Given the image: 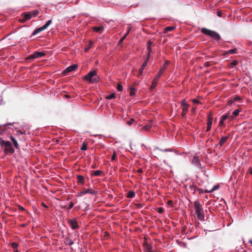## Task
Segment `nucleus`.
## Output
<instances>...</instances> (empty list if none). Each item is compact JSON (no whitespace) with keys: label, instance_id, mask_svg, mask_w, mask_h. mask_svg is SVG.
<instances>
[{"label":"nucleus","instance_id":"69168bd1","mask_svg":"<svg viewBox=\"0 0 252 252\" xmlns=\"http://www.w3.org/2000/svg\"><path fill=\"white\" fill-rule=\"evenodd\" d=\"M20 209L21 210H24V208L23 207H21V206L20 207Z\"/></svg>","mask_w":252,"mask_h":252},{"label":"nucleus","instance_id":"473e14b6","mask_svg":"<svg viewBox=\"0 0 252 252\" xmlns=\"http://www.w3.org/2000/svg\"><path fill=\"white\" fill-rule=\"evenodd\" d=\"M144 245L145 246L147 251H151L152 247L150 245H148L147 243H144Z\"/></svg>","mask_w":252,"mask_h":252},{"label":"nucleus","instance_id":"9d476101","mask_svg":"<svg viewBox=\"0 0 252 252\" xmlns=\"http://www.w3.org/2000/svg\"><path fill=\"white\" fill-rule=\"evenodd\" d=\"M192 163L193 164L197 167L201 168V165L199 160V158L196 156H194L192 160Z\"/></svg>","mask_w":252,"mask_h":252},{"label":"nucleus","instance_id":"39448f33","mask_svg":"<svg viewBox=\"0 0 252 252\" xmlns=\"http://www.w3.org/2000/svg\"><path fill=\"white\" fill-rule=\"evenodd\" d=\"M181 105L182 106V117H184L188 112L189 105L185 99L181 101Z\"/></svg>","mask_w":252,"mask_h":252},{"label":"nucleus","instance_id":"a878e982","mask_svg":"<svg viewBox=\"0 0 252 252\" xmlns=\"http://www.w3.org/2000/svg\"><path fill=\"white\" fill-rule=\"evenodd\" d=\"M102 173V171L101 170H95L93 171L91 173L92 176H98L100 175V174Z\"/></svg>","mask_w":252,"mask_h":252},{"label":"nucleus","instance_id":"603ef678","mask_svg":"<svg viewBox=\"0 0 252 252\" xmlns=\"http://www.w3.org/2000/svg\"><path fill=\"white\" fill-rule=\"evenodd\" d=\"M131 27H128V28H127V31L126 32V33L125 34L126 35H127L128 34V33H129L130 32V31L131 30Z\"/></svg>","mask_w":252,"mask_h":252},{"label":"nucleus","instance_id":"423d86ee","mask_svg":"<svg viewBox=\"0 0 252 252\" xmlns=\"http://www.w3.org/2000/svg\"><path fill=\"white\" fill-rule=\"evenodd\" d=\"M169 63V62L168 60L165 61L162 67L160 68L158 73L157 74V76L158 78H160L165 69L166 68L168 64Z\"/></svg>","mask_w":252,"mask_h":252},{"label":"nucleus","instance_id":"f257e3e1","mask_svg":"<svg viewBox=\"0 0 252 252\" xmlns=\"http://www.w3.org/2000/svg\"><path fill=\"white\" fill-rule=\"evenodd\" d=\"M194 208L195 210V217L199 220H202L204 219V216L202 205L198 200L194 202Z\"/></svg>","mask_w":252,"mask_h":252},{"label":"nucleus","instance_id":"052dcab7","mask_svg":"<svg viewBox=\"0 0 252 252\" xmlns=\"http://www.w3.org/2000/svg\"><path fill=\"white\" fill-rule=\"evenodd\" d=\"M137 172L138 173H142L143 172L142 169V168L138 169V170H137Z\"/></svg>","mask_w":252,"mask_h":252},{"label":"nucleus","instance_id":"b1692460","mask_svg":"<svg viewBox=\"0 0 252 252\" xmlns=\"http://www.w3.org/2000/svg\"><path fill=\"white\" fill-rule=\"evenodd\" d=\"M219 185H215L212 188V189L210 190L206 189L204 191V192H205V193L212 192L218 189H219Z\"/></svg>","mask_w":252,"mask_h":252},{"label":"nucleus","instance_id":"5fc2aeb1","mask_svg":"<svg viewBox=\"0 0 252 252\" xmlns=\"http://www.w3.org/2000/svg\"><path fill=\"white\" fill-rule=\"evenodd\" d=\"M26 21V20L23 18H21V19H19V21L20 22V23H24L25 22V21Z\"/></svg>","mask_w":252,"mask_h":252},{"label":"nucleus","instance_id":"09e8293b","mask_svg":"<svg viewBox=\"0 0 252 252\" xmlns=\"http://www.w3.org/2000/svg\"><path fill=\"white\" fill-rule=\"evenodd\" d=\"M234 101H233V99H230L228 102H227V105H231Z\"/></svg>","mask_w":252,"mask_h":252},{"label":"nucleus","instance_id":"f03ea898","mask_svg":"<svg viewBox=\"0 0 252 252\" xmlns=\"http://www.w3.org/2000/svg\"><path fill=\"white\" fill-rule=\"evenodd\" d=\"M0 145L1 147H4V152L5 154H12L14 152V150L12 147L11 143L8 141H5L0 138Z\"/></svg>","mask_w":252,"mask_h":252},{"label":"nucleus","instance_id":"f8f14e48","mask_svg":"<svg viewBox=\"0 0 252 252\" xmlns=\"http://www.w3.org/2000/svg\"><path fill=\"white\" fill-rule=\"evenodd\" d=\"M152 44V42L151 41H149L147 43V50H148V54H147V59L149 60L150 56V54L152 52V48H151V45Z\"/></svg>","mask_w":252,"mask_h":252},{"label":"nucleus","instance_id":"4d7b16f0","mask_svg":"<svg viewBox=\"0 0 252 252\" xmlns=\"http://www.w3.org/2000/svg\"><path fill=\"white\" fill-rule=\"evenodd\" d=\"M192 102L193 103H199V101L196 99H193Z\"/></svg>","mask_w":252,"mask_h":252},{"label":"nucleus","instance_id":"8fccbe9b","mask_svg":"<svg viewBox=\"0 0 252 252\" xmlns=\"http://www.w3.org/2000/svg\"><path fill=\"white\" fill-rule=\"evenodd\" d=\"M197 191L199 192L200 194L203 193L204 191H203V189H199L197 188Z\"/></svg>","mask_w":252,"mask_h":252},{"label":"nucleus","instance_id":"c03bdc74","mask_svg":"<svg viewBox=\"0 0 252 252\" xmlns=\"http://www.w3.org/2000/svg\"><path fill=\"white\" fill-rule=\"evenodd\" d=\"M167 204L170 207H173V202L172 200H169L167 202Z\"/></svg>","mask_w":252,"mask_h":252},{"label":"nucleus","instance_id":"c85d7f7f","mask_svg":"<svg viewBox=\"0 0 252 252\" xmlns=\"http://www.w3.org/2000/svg\"><path fill=\"white\" fill-rule=\"evenodd\" d=\"M51 23H52V20H49L47 21L46 22V23L43 26H42L43 27V28L45 30L46 29H47L49 26V25L51 24Z\"/></svg>","mask_w":252,"mask_h":252},{"label":"nucleus","instance_id":"0e129e2a","mask_svg":"<svg viewBox=\"0 0 252 252\" xmlns=\"http://www.w3.org/2000/svg\"><path fill=\"white\" fill-rule=\"evenodd\" d=\"M249 243L250 244H251V245L252 246V239H250V240H249Z\"/></svg>","mask_w":252,"mask_h":252},{"label":"nucleus","instance_id":"e433bc0d","mask_svg":"<svg viewBox=\"0 0 252 252\" xmlns=\"http://www.w3.org/2000/svg\"><path fill=\"white\" fill-rule=\"evenodd\" d=\"M117 159V155L115 151H113V155L111 157V160L112 161L115 160Z\"/></svg>","mask_w":252,"mask_h":252},{"label":"nucleus","instance_id":"4be33fe9","mask_svg":"<svg viewBox=\"0 0 252 252\" xmlns=\"http://www.w3.org/2000/svg\"><path fill=\"white\" fill-rule=\"evenodd\" d=\"M189 189L193 192L194 194L197 191V187L194 184H191L189 185Z\"/></svg>","mask_w":252,"mask_h":252},{"label":"nucleus","instance_id":"e2e57ef3","mask_svg":"<svg viewBox=\"0 0 252 252\" xmlns=\"http://www.w3.org/2000/svg\"><path fill=\"white\" fill-rule=\"evenodd\" d=\"M64 97L67 98H70V96L68 94H65Z\"/></svg>","mask_w":252,"mask_h":252},{"label":"nucleus","instance_id":"58836bf2","mask_svg":"<svg viewBox=\"0 0 252 252\" xmlns=\"http://www.w3.org/2000/svg\"><path fill=\"white\" fill-rule=\"evenodd\" d=\"M11 247H12V248H13V249L14 251H17V247H18V244L16 243H15V242L12 243L11 244Z\"/></svg>","mask_w":252,"mask_h":252},{"label":"nucleus","instance_id":"6e6552de","mask_svg":"<svg viewBox=\"0 0 252 252\" xmlns=\"http://www.w3.org/2000/svg\"><path fill=\"white\" fill-rule=\"evenodd\" d=\"M68 222L73 229H76L79 227V225L75 219H68Z\"/></svg>","mask_w":252,"mask_h":252},{"label":"nucleus","instance_id":"412c9836","mask_svg":"<svg viewBox=\"0 0 252 252\" xmlns=\"http://www.w3.org/2000/svg\"><path fill=\"white\" fill-rule=\"evenodd\" d=\"M77 179L79 183H80L82 185L84 184V177L83 176L80 175H77Z\"/></svg>","mask_w":252,"mask_h":252},{"label":"nucleus","instance_id":"393cba45","mask_svg":"<svg viewBox=\"0 0 252 252\" xmlns=\"http://www.w3.org/2000/svg\"><path fill=\"white\" fill-rule=\"evenodd\" d=\"M236 53H237V49H230L229 50L226 51L224 53V55L233 54H235Z\"/></svg>","mask_w":252,"mask_h":252},{"label":"nucleus","instance_id":"ea45409f","mask_svg":"<svg viewBox=\"0 0 252 252\" xmlns=\"http://www.w3.org/2000/svg\"><path fill=\"white\" fill-rule=\"evenodd\" d=\"M87 149V145L85 143H83V144L82 145V147H81V150L82 151H86Z\"/></svg>","mask_w":252,"mask_h":252},{"label":"nucleus","instance_id":"9b49d317","mask_svg":"<svg viewBox=\"0 0 252 252\" xmlns=\"http://www.w3.org/2000/svg\"><path fill=\"white\" fill-rule=\"evenodd\" d=\"M229 117V113H226L224 115L222 116L221 117L220 120L219 122V125L220 126H222L224 125V121L227 119Z\"/></svg>","mask_w":252,"mask_h":252},{"label":"nucleus","instance_id":"f3484780","mask_svg":"<svg viewBox=\"0 0 252 252\" xmlns=\"http://www.w3.org/2000/svg\"><path fill=\"white\" fill-rule=\"evenodd\" d=\"M228 136H223L221 137L219 142L220 146L221 147L224 144V143L226 141V140L228 139Z\"/></svg>","mask_w":252,"mask_h":252},{"label":"nucleus","instance_id":"20e7f679","mask_svg":"<svg viewBox=\"0 0 252 252\" xmlns=\"http://www.w3.org/2000/svg\"><path fill=\"white\" fill-rule=\"evenodd\" d=\"M84 79L91 83H96L99 80V77L96 75V70L90 71L85 76Z\"/></svg>","mask_w":252,"mask_h":252},{"label":"nucleus","instance_id":"6ab92c4d","mask_svg":"<svg viewBox=\"0 0 252 252\" xmlns=\"http://www.w3.org/2000/svg\"><path fill=\"white\" fill-rule=\"evenodd\" d=\"M213 121V117L211 113H210L207 116V126H212Z\"/></svg>","mask_w":252,"mask_h":252},{"label":"nucleus","instance_id":"7ed1b4c3","mask_svg":"<svg viewBox=\"0 0 252 252\" xmlns=\"http://www.w3.org/2000/svg\"><path fill=\"white\" fill-rule=\"evenodd\" d=\"M201 32L202 33L211 37L214 40H220L221 39L220 35L215 31L204 28L201 29Z\"/></svg>","mask_w":252,"mask_h":252},{"label":"nucleus","instance_id":"c9c22d12","mask_svg":"<svg viewBox=\"0 0 252 252\" xmlns=\"http://www.w3.org/2000/svg\"><path fill=\"white\" fill-rule=\"evenodd\" d=\"M115 97V95L114 94H111L107 96H106V98L108 100L112 99V98H114Z\"/></svg>","mask_w":252,"mask_h":252},{"label":"nucleus","instance_id":"72a5a7b5","mask_svg":"<svg viewBox=\"0 0 252 252\" xmlns=\"http://www.w3.org/2000/svg\"><path fill=\"white\" fill-rule=\"evenodd\" d=\"M238 63V62L237 60L233 61L230 64V67H233L235 65H236Z\"/></svg>","mask_w":252,"mask_h":252},{"label":"nucleus","instance_id":"0eeeda50","mask_svg":"<svg viewBox=\"0 0 252 252\" xmlns=\"http://www.w3.org/2000/svg\"><path fill=\"white\" fill-rule=\"evenodd\" d=\"M97 191H95L92 189H88L79 192L78 196H82L87 193H90L92 195H95L96 194H97Z\"/></svg>","mask_w":252,"mask_h":252},{"label":"nucleus","instance_id":"6e6d98bb","mask_svg":"<svg viewBox=\"0 0 252 252\" xmlns=\"http://www.w3.org/2000/svg\"><path fill=\"white\" fill-rule=\"evenodd\" d=\"M217 16L220 17L222 16V13L221 11H219L217 12Z\"/></svg>","mask_w":252,"mask_h":252},{"label":"nucleus","instance_id":"338daca9","mask_svg":"<svg viewBox=\"0 0 252 252\" xmlns=\"http://www.w3.org/2000/svg\"><path fill=\"white\" fill-rule=\"evenodd\" d=\"M8 125H11V124H7L4 125V126H5Z\"/></svg>","mask_w":252,"mask_h":252},{"label":"nucleus","instance_id":"13d9d810","mask_svg":"<svg viewBox=\"0 0 252 252\" xmlns=\"http://www.w3.org/2000/svg\"><path fill=\"white\" fill-rule=\"evenodd\" d=\"M211 126H207L206 131H209L210 130Z\"/></svg>","mask_w":252,"mask_h":252},{"label":"nucleus","instance_id":"a211bd4d","mask_svg":"<svg viewBox=\"0 0 252 252\" xmlns=\"http://www.w3.org/2000/svg\"><path fill=\"white\" fill-rule=\"evenodd\" d=\"M241 110L240 109H235L233 112V115L232 116H230V117H229V119L231 120H233L234 118L235 117H236L238 115H239V112L241 111Z\"/></svg>","mask_w":252,"mask_h":252},{"label":"nucleus","instance_id":"c756f323","mask_svg":"<svg viewBox=\"0 0 252 252\" xmlns=\"http://www.w3.org/2000/svg\"><path fill=\"white\" fill-rule=\"evenodd\" d=\"M173 29H174V27H167L165 28L164 32L167 33L168 32L171 31Z\"/></svg>","mask_w":252,"mask_h":252},{"label":"nucleus","instance_id":"f704fd0d","mask_svg":"<svg viewBox=\"0 0 252 252\" xmlns=\"http://www.w3.org/2000/svg\"><path fill=\"white\" fill-rule=\"evenodd\" d=\"M135 89L133 88V87H131L130 88V96H133L135 95Z\"/></svg>","mask_w":252,"mask_h":252},{"label":"nucleus","instance_id":"3c124183","mask_svg":"<svg viewBox=\"0 0 252 252\" xmlns=\"http://www.w3.org/2000/svg\"><path fill=\"white\" fill-rule=\"evenodd\" d=\"M73 206H74V203L72 202H71L70 203V204H69V206H68V209H71L73 207Z\"/></svg>","mask_w":252,"mask_h":252},{"label":"nucleus","instance_id":"aec40b11","mask_svg":"<svg viewBox=\"0 0 252 252\" xmlns=\"http://www.w3.org/2000/svg\"><path fill=\"white\" fill-rule=\"evenodd\" d=\"M44 30H45V29L43 28V26L38 28L36 29L33 31V32H32V36H34V35H36L37 33H38V32H39Z\"/></svg>","mask_w":252,"mask_h":252},{"label":"nucleus","instance_id":"bf43d9fd","mask_svg":"<svg viewBox=\"0 0 252 252\" xmlns=\"http://www.w3.org/2000/svg\"><path fill=\"white\" fill-rule=\"evenodd\" d=\"M249 171L250 174L252 175V167H250V168L249 169Z\"/></svg>","mask_w":252,"mask_h":252},{"label":"nucleus","instance_id":"5701e85b","mask_svg":"<svg viewBox=\"0 0 252 252\" xmlns=\"http://www.w3.org/2000/svg\"><path fill=\"white\" fill-rule=\"evenodd\" d=\"M10 139L12 141L15 148L18 149V143L17 140H16V139L13 136L11 135V136H10Z\"/></svg>","mask_w":252,"mask_h":252},{"label":"nucleus","instance_id":"1a4fd4ad","mask_svg":"<svg viewBox=\"0 0 252 252\" xmlns=\"http://www.w3.org/2000/svg\"><path fill=\"white\" fill-rule=\"evenodd\" d=\"M45 53L41 52H35L33 54L30 56L29 59L39 58L45 56Z\"/></svg>","mask_w":252,"mask_h":252},{"label":"nucleus","instance_id":"4468645a","mask_svg":"<svg viewBox=\"0 0 252 252\" xmlns=\"http://www.w3.org/2000/svg\"><path fill=\"white\" fill-rule=\"evenodd\" d=\"M148 61V60H147L146 59V60L144 62V63H142V65L141 66V67L138 72V76H139L140 75H141L142 74L144 68L146 66V65L147 64Z\"/></svg>","mask_w":252,"mask_h":252},{"label":"nucleus","instance_id":"de8ad7c7","mask_svg":"<svg viewBox=\"0 0 252 252\" xmlns=\"http://www.w3.org/2000/svg\"><path fill=\"white\" fill-rule=\"evenodd\" d=\"M233 99V101L234 102L236 101H239V100H241V98L240 96H236V97H234Z\"/></svg>","mask_w":252,"mask_h":252},{"label":"nucleus","instance_id":"a18cd8bd","mask_svg":"<svg viewBox=\"0 0 252 252\" xmlns=\"http://www.w3.org/2000/svg\"><path fill=\"white\" fill-rule=\"evenodd\" d=\"M158 212L159 214H161L163 212V209L162 207H159L158 208Z\"/></svg>","mask_w":252,"mask_h":252},{"label":"nucleus","instance_id":"2eb2a0df","mask_svg":"<svg viewBox=\"0 0 252 252\" xmlns=\"http://www.w3.org/2000/svg\"><path fill=\"white\" fill-rule=\"evenodd\" d=\"M77 66L75 64L71 65L68 67H67L65 70L64 72H70L75 70L77 68Z\"/></svg>","mask_w":252,"mask_h":252},{"label":"nucleus","instance_id":"4c0bfd02","mask_svg":"<svg viewBox=\"0 0 252 252\" xmlns=\"http://www.w3.org/2000/svg\"><path fill=\"white\" fill-rule=\"evenodd\" d=\"M30 13H32V17H35L39 13V11L37 10H33V11L30 12Z\"/></svg>","mask_w":252,"mask_h":252},{"label":"nucleus","instance_id":"dca6fc26","mask_svg":"<svg viewBox=\"0 0 252 252\" xmlns=\"http://www.w3.org/2000/svg\"><path fill=\"white\" fill-rule=\"evenodd\" d=\"M93 30L95 32L102 33L104 30V27L103 26L94 27H93Z\"/></svg>","mask_w":252,"mask_h":252},{"label":"nucleus","instance_id":"a19ab883","mask_svg":"<svg viewBox=\"0 0 252 252\" xmlns=\"http://www.w3.org/2000/svg\"><path fill=\"white\" fill-rule=\"evenodd\" d=\"M123 86L120 84H118L117 89L118 91L122 92L123 90Z\"/></svg>","mask_w":252,"mask_h":252},{"label":"nucleus","instance_id":"49530a36","mask_svg":"<svg viewBox=\"0 0 252 252\" xmlns=\"http://www.w3.org/2000/svg\"><path fill=\"white\" fill-rule=\"evenodd\" d=\"M67 241L68 242V245L69 246H71L74 244L73 241L70 239L68 237H67Z\"/></svg>","mask_w":252,"mask_h":252},{"label":"nucleus","instance_id":"774afa93","mask_svg":"<svg viewBox=\"0 0 252 252\" xmlns=\"http://www.w3.org/2000/svg\"><path fill=\"white\" fill-rule=\"evenodd\" d=\"M42 205H43V206H44V207H47V206H46L44 203H42Z\"/></svg>","mask_w":252,"mask_h":252},{"label":"nucleus","instance_id":"ddd939ff","mask_svg":"<svg viewBox=\"0 0 252 252\" xmlns=\"http://www.w3.org/2000/svg\"><path fill=\"white\" fill-rule=\"evenodd\" d=\"M159 78H158L157 76H155V77L154 78V79L152 82V85L151 86V89L153 90L156 87L157 85L158 84V80Z\"/></svg>","mask_w":252,"mask_h":252},{"label":"nucleus","instance_id":"7c9ffc66","mask_svg":"<svg viewBox=\"0 0 252 252\" xmlns=\"http://www.w3.org/2000/svg\"><path fill=\"white\" fill-rule=\"evenodd\" d=\"M93 44V41L92 40H90L89 41V45L88 47H86V48L85 49V51L86 52H88L90 49V48H91Z\"/></svg>","mask_w":252,"mask_h":252},{"label":"nucleus","instance_id":"2f4dec72","mask_svg":"<svg viewBox=\"0 0 252 252\" xmlns=\"http://www.w3.org/2000/svg\"><path fill=\"white\" fill-rule=\"evenodd\" d=\"M156 150H159L161 152H170L171 151V149H159V148L158 147H157L155 149H154V151H156Z\"/></svg>","mask_w":252,"mask_h":252},{"label":"nucleus","instance_id":"79ce46f5","mask_svg":"<svg viewBox=\"0 0 252 252\" xmlns=\"http://www.w3.org/2000/svg\"><path fill=\"white\" fill-rule=\"evenodd\" d=\"M134 120L133 118L130 119V120L127 121L126 123L128 125L130 126L134 122Z\"/></svg>","mask_w":252,"mask_h":252},{"label":"nucleus","instance_id":"37998d69","mask_svg":"<svg viewBox=\"0 0 252 252\" xmlns=\"http://www.w3.org/2000/svg\"><path fill=\"white\" fill-rule=\"evenodd\" d=\"M127 35H126V34L123 37H122L120 40L119 41V44H120L121 43H123V42L124 41V40H125V39L126 38Z\"/></svg>","mask_w":252,"mask_h":252},{"label":"nucleus","instance_id":"bb28decb","mask_svg":"<svg viewBox=\"0 0 252 252\" xmlns=\"http://www.w3.org/2000/svg\"><path fill=\"white\" fill-rule=\"evenodd\" d=\"M32 13H25L24 14V18L26 20L31 19L32 18Z\"/></svg>","mask_w":252,"mask_h":252},{"label":"nucleus","instance_id":"864d4df0","mask_svg":"<svg viewBox=\"0 0 252 252\" xmlns=\"http://www.w3.org/2000/svg\"><path fill=\"white\" fill-rule=\"evenodd\" d=\"M211 65L210 64V63L209 62H206L204 63V66H206V67H209Z\"/></svg>","mask_w":252,"mask_h":252},{"label":"nucleus","instance_id":"cd10ccee","mask_svg":"<svg viewBox=\"0 0 252 252\" xmlns=\"http://www.w3.org/2000/svg\"><path fill=\"white\" fill-rule=\"evenodd\" d=\"M135 196V192L133 191H129L127 195V197L131 198Z\"/></svg>","mask_w":252,"mask_h":252},{"label":"nucleus","instance_id":"680f3d73","mask_svg":"<svg viewBox=\"0 0 252 252\" xmlns=\"http://www.w3.org/2000/svg\"><path fill=\"white\" fill-rule=\"evenodd\" d=\"M195 109H196L195 107H192V109H191V112H194L195 111Z\"/></svg>","mask_w":252,"mask_h":252}]
</instances>
